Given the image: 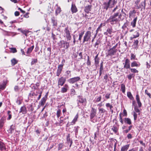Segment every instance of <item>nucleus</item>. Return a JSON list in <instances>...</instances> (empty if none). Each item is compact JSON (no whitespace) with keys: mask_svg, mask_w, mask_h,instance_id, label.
<instances>
[{"mask_svg":"<svg viewBox=\"0 0 151 151\" xmlns=\"http://www.w3.org/2000/svg\"><path fill=\"white\" fill-rule=\"evenodd\" d=\"M64 147V145L62 143H60L58 145V150L62 149Z\"/></svg>","mask_w":151,"mask_h":151,"instance_id":"8fccbe9b","label":"nucleus"},{"mask_svg":"<svg viewBox=\"0 0 151 151\" xmlns=\"http://www.w3.org/2000/svg\"><path fill=\"white\" fill-rule=\"evenodd\" d=\"M127 111L126 109H124L123 110V114L122 113H120L119 115V119L120 122L122 124H123L124 123V121L123 120V117L124 116H127Z\"/></svg>","mask_w":151,"mask_h":151,"instance_id":"0eeeda50","label":"nucleus"},{"mask_svg":"<svg viewBox=\"0 0 151 151\" xmlns=\"http://www.w3.org/2000/svg\"><path fill=\"white\" fill-rule=\"evenodd\" d=\"M129 69L130 70L131 72L133 73H137L139 72V71L137 70L134 68H130Z\"/></svg>","mask_w":151,"mask_h":151,"instance_id":"3c124183","label":"nucleus"},{"mask_svg":"<svg viewBox=\"0 0 151 151\" xmlns=\"http://www.w3.org/2000/svg\"><path fill=\"white\" fill-rule=\"evenodd\" d=\"M129 147V145L127 144L122 147L121 151H127Z\"/></svg>","mask_w":151,"mask_h":151,"instance_id":"bb28decb","label":"nucleus"},{"mask_svg":"<svg viewBox=\"0 0 151 151\" xmlns=\"http://www.w3.org/2000/svg\"><path fill=\"white\" fill-rule=\"evenodd\" d=\"M140 2V0H137L135 2V7L136 9H141V10H142L143 9H145L146 6V0H144V1H142L139 4Z\"/></svg>","mask_w":151,"mask_h":151,"instance_id":"20e7f679","label":"nucleus"},{"mask_svg":"<svg viewBox=\"0 0 151 151\" xmlns=\"http://www.w3.org/2000/svg\"><path fill=\"white\" fill-rule=\"evenodd\" d=\"M11 65L12 66H14L18 63V60L15 58H13L11 60Z\"/></svg>","mask_w":151,"mask_h":151,"instance_id":"e433bc0d","label":"nucleus"},{"mask_svg":"<svg viewBox=\"0 0 151 151\" xmlns=\"http://www.w3.org/2000/svg\"><path fill=\"white\" fill-rule=\"evenodd\" d=\"M63 68L62 66L58 65L56 73V75L57 76H60L62 71Z\"/></svg>","mask_w":151,"mask_h":151,"instance_id":"4468645a","label":"nucleus"},{"mask_svg":"<svg viewBox=\"0 0 151 151\" xmlns=\"http://www.w3.org/2000/svg\"><path fill=\"white\" fill-rule=\"evenodd\" d=\"M109 76V74H106L104 76V79L105 80V82H107V80Z\"/></svg>","mask_w":151,"mask_h":151,"instance_id":"680f3d73","label":"nucleus"},{"mask_svg":"<svg viewBox=\"0 0 151 151\" xmlns=\"http://www.w3.org/2000/svg\"><path fill=\"white\" fill-rule=\"evenodd\" d=\"M114 33V32L113 31L112 27L111 26L107 29L106 31L104 33V34L108 37H111L113 36L112 34Z\"/></svg>","mask_w":151,"mask_h":151,"instance_id":"423d86ee","label":"nucleus"},{"mask_svg":"<svg viewBox=\"0 0 151 151\" xmlns=\"http://www.w3.org/2000/svg\"><path fill=\"white\" fill-rule=\"evenodd\" d=\"M99 111L101 113H104L106 111L103 108H99Z\"/></svg>","mask_w":151,"mask_h":151,"instance_id":"6e6d98bb","label":"nucleus"},{"mask_svg":"<svg viewBox=\"0 0 151 151\" xmlns=\"http://www.w3.org/2000/svg\"><path fill=\"white\" fill-rule=\"evenodd\" d=\"M7 81L3 80L1 84H0V91L4 90L6 88Z\"/></svg>","mask_w":151,"mask_h":151,"instance_id":"dca6fc26","label":"nucleus"},{"mask_svg":"<svg viewBox=\"0 0 151 151\" xmlns=\"http://www.w3.org/2000/svg\"><path fill=\"white\" fill-rule=\"evenodd\" d=\"M134 119V121L136 120L137 118V114L135 112L133 114Z\"/></svg>","mask_w":151,"mask_h":151,"instance_id":"338daca9","label":"nucleus"},{"mask_svg":"<svg viewBox=\"0 0 151 151\" xmlns=\"http://www.w3.org/2000/svg\"><path fill=\"white\" fill-rule=\"evenodd\" d=\"M66 81V78L63 76L59 78L58 81V85L59 86H63L65 83Z\"/></svg>","mask_w":151,"mask_h":151,"instance_id":"9b49d317","label":"nucleus"},{"mask_svg":"<svg viewBox=\"0 0 151 151\" xmlns=\"http://www.w3.org/2000/svg\"><path fill=\"white\" fill-rule=\"evenodd\" d=\"M97 110L96 109L92 107L90 111V117L91 122H94L93 118L96 116V114Z\"/></svg>","mask_w":151,"mask_h":151,"instance_id":"39448f33","label":"nucleus"},{"mask_svg":"<svg viewBox=\"0 0 151 151\" xmlns=\"http://www.w3.org/2000/svg\"><path fill=\"white\" fill-rule=\"evenodd\" d=\"M78 102L79 103L83 104L84 103H86V100L85 98L83 99L82 98H80L78 100Z\"/></svg>","mask_w":151,"mask_h":151,"instance_id":"37998d69","label":"nucleus"},{"mask_svg":"<svg viewBox=\"0 0 151 151\" xmlns=\"http://www.w3.org/2000/svg\"><path fill=\"white\" fill-rule=\"evenodd\" d=\"M101 96L100 95L96 99V101L97 102H99L101 101Z\"/></svg>","mask_w":151,"mask_h":151,"instance_id":"0e129e2a","label":"nucleus"},{"mask_svg":"<svg viewBox=\"0 0 151 151\" xmlns=\"http://www.w3.org/2000/svg\"><path fill=\"white\" fill-rule=\"evenodd\" d=\"M137 35H133V37H130V40H132L133 39L136 38L137 37H139V35L138 34V33H137Z\"/></svg>","mask_w":151,"mask_h":151,"instance_id":"e2e57ef3","label":"nucleus"},{"mask_svg":"<svg viewBox=\"0 0 151 151\" xmlns=\"http://www.w3.org/2000/svg\"><path fill=\"white\" fill-rule=\"evenodd\" d=\"M91 15L90 14H86L84 16V17L86 19H92V18H91Z\"/></svg>","mask_w":151,"mask_h":151,"instance_id":"052dcab7","label":"nucleus"},{"mask_svg":"<svg viewBox=\"0 0 151 151\" xmlns=\"http://www.w3.org/2000/svg\"><path fill=\"white\" fill-rule=\"evenodd\" d=\"M136 12L134 9L132 11H130L129 13V17L132 16L134 14L136 13Z\"/></svg>","mask_w":151,"mask_h":151,"instance_id":"a18cd8bd","label":"nucleus"},{"mask_svg":"<svg viewBox=\"0 0 151 151\" xmlns=\"http://www.w3.org/2000/svg\"><path fill=\"white\" fill-rule=\"evenodd\" d=\"M101 43V41L99 39H98L95 44L93 45L94 47L98 48V45Z\"/></svg>","mask_w":151,"mask_h":151,"instance_id":"ea45409f","label":"nucleus"},{"mask_svg":"<svg viewBox=\"0 0 151 151\" xmlns=\"http://www.w3.org/2000/svg\"><path fill=\"white\" fill-rule=\"evenodd\" d=\"M19 113H22L23 114H25L27 113V110L25 106H22L21 107Z\"/></svg>","mask_w":151,"mask_h":151,"instance_id":"b1692460","label":"nucleus"},{"mask_svg":"<svg viewBox=\"0 0 151 151\" xmlns=\"http://www.w3.org/2000/svg\"><path fill=\"white\" fill-rule=\"evenodd\" d=\"M111 129L115 133H116L118 132L119 127H117L116 126L114 125L112 126Z\"/></svg>","mask_w":151,"mask_h":151,"instance_id":"2f4dec72","label":"nucleus"},{"mask_svg":"<svg viewBox=\"0 0 151 151\" xmlns=\"http://www.w3.org/2000/svg\"><path fill=\"white\" fill-rule=\"evenodd\" d=\"M69 88L67 84H65L64 87L61 88V92L62 93H65L67 92Z\"/></svg>","mask_w":151,"mask_h":151,"instance_id":"6ab92c4d","label":"nucleus"},{"mask_svg":"<svg viewBox=\"0 0 151 151\" xmlns=\"http://www.w3.org/2000/svg\"><path fill=\"white\" fill-rule=\"evenodd\" d=\"M69 117L68 116L65 117L63 119L59 120L58 122H57L55 124L57 126H62L64 124L66 123V122L65 121L66 119H68Z\"/></svg>","mask_w":151,"mask_h":151,"instance_id":"ddd939ff","label":"nucleus"},{"mask_svg":"<svg viewBox=\"0 0 151 151\" xmlns=\"http://www.w3.org/2000/svg\"><path fill=\"white\" fill-rule=\"evenodd\" d=\"M137 17L133 20L131 23V25L132 26L133 28L136 27V23L137 20Z\"/></svg>","mask_w":151,"mask_h":151,"instance_id":"7c9ffc66","label":"nucleus"},{"mask_svg":"<svg viewBox=\"0 0 151 151\" xmlns=\"http://www.w3.org/2000/svg\"><path fill=\"white\" fill-rule=\"evenodd\" d=\"M70 134H68L67 136L66 140L68 144L70 143V147H71L73 143V141L72 139H70Z\"/></svg>","mask_w":151,"mask_h":151,"instance_id":"4be33fe9","label":"nucleus"},{"mask_svg":"<svg viewBox=\"0 0 151 151\" xmlns=\"http://www.w3.org/2000/svg\"><path fill=\"white\" fill-rule=\"evenodd\" d=\"M92 7V6L90 3V4L85 6L84 11L86 13L88 14L91 11Z\"/></svg>","mask_w":151,"mask_h":151,"instance_id":"2eb2a0df","label":"nucleus"},{"mask_svg":"<svg viewBox=\"0 0 151 151\" xmlns=\"http://www.w3.org/2000/svg\"><path fill=\"white\" fill-rule=\"evenodd\" d=\"M139 43V41L138 40H134L133 43V45L134 46V48L136 49L137 48Z\"/></svg>","mask_w":151,"mask_h":151,"instance_id":"c03bdc74","label":"nucleus"},{"mask_svg":"<svg viewBox=\"0 0 151 151\" xmlns=\"http://www.w3.org/2000/svg\"><path fill=\"white\" fill-rule=\"evenodd\" d=\"M86 64L88 66H90L91 65V61L90 60V58L89 56H87V60L86 62Z\"/></svg>","mask_w":151,"mask_h":151,"instance_id":"603ef678","label":"nucleus"},{"mask_svg":"<svg viewBox=\"0 0 151 151\" xmlns=\"http://www.w3.org/2000/svg\"><path fill=\"white\" fill-rule=\"evenodd\" d=\"M6 121V119L4 117H2L1 118L0 120V129L2 128Z\"/></svg>","mask_w":151,"mask_h":151,"instance_id":"5701e85b","label":"nucleus"},{"mask_svg":"<svg viewBox=\"0 0 151 151\" xmlns=\"http://www.w3.org/2000/svg\"><path fill=\"white\" fill-rule=\"evenodd\" d=\"M52 23L53 26H57V20L55 19V17H53L51 18Z\"/></svg>","mask_w":151,"mask_h":151,"instance_id":"c756f323","label":"nucleus"},{"mask_svg":"<svg viewBox=\"0 0 151 151\" xmlns=\"http://www.w3.org/2000/svg\"><path fill=\"white\" fill-rule=\"evenodd\" d=\"M127 97L130 100H134V97H133L132 95L130 92H127Z\"/></svg>","mask_w":151,"mask_h":151,"instance_id":"f704fd0d","label":"nucleus"},{"mask_svg":"<svg viewBox=\"0 0 151 151\" xmlns=\"http://www.w3.org/2000/svg\"><path fill=\"white\" fill-rule=\"evenodd\" d=\"M11 113V111H7V114L8 115V117L7 119L8 120H10L12 118V115Z\"/></svg>","mask_w":151,"mask_h":151,"instance_id":"de8ad7c7","label":"nucleus"},{"mask_svg":"<svg viewBox=\"0 0 151 151\" xmlns=\"http://www.w3.org/2000/svg\"><path fill=\"white\" fill-rule=\"evenodd\" d=\"M91 29L92 27H90L88 28V31L85 33L83 36V43L90 40L91 37Z\"/></svg>","mask_w":151,"mask_h":151,"instance_id":"7ed1b4c3","label":"nucleus"},{"mask_svg":"<svg viewBox=\"0 0 151 151\" xmlns=\"http://www.w3.org/2000/svg\"><path fill=\"white\" fill-rule=\"evenodd\" d=\"M40 91H36L35 93V92L32 93V96H37L38 94L39 93Z\"/></svg>","mask_w":151,"mask_h":151,"instance_id":"4d7b16f0","label":"nucleus"},{"mask_svg":"<svg viewBox=\"0 0 151 151\" xmlns=\"http://www.w3.org/2000/svg\"><path fill=\"white\" fill-rule=\"evenodd\" d=\"M34 47V45H33L31 47L28 48L27 49V53L28 54L29 53H31Z\"/></svg>","mask_w":151,"mask_h":151,"instance_id":"a19ab883","label":"nucleus"},{"mask_svg":"<svg viewBox=\"0 0 151 151\" xmlns=\"http://www.w3.org/2000/svg\"><path fill=\"white\" fill-rule=\"evenodd\" d=\"M130 59L131 60H137V59L136 58V55L134 54L133 53L131 54Z\"/></svg>","mask_w":151,"mask_h":151,"instance_id":"79ce46f5","label":"nucleus"},{"mask_svg":"<svg viewBox=\"0 0 151 151\" xmlns=\"http://www.w3.org/2000/svg\"><path fill=\"white\" fill-rule=\"evenodd\" d=\"M131 65L132 67H139L140 65V64L138 62L134 61L131 63Z\"/></svg>","mask_w":151,"mask_h":151,"instance_id":"aec40b11","label":"nucleus"},{"mask_svg":"<svg viewBox=\"0 0 151 151\" xmlns=\"http://www.w3.org/2000/svg\"><path fill=\"white\" fill-rule=\"evenodd\" d=\"M134 109L135 111L137 113H139L138 114H140V111L137 107H135L134 108Z\"/></svg>","mask_w":151,"mask_h":151,"instance_id":"bf43d9fd","label":"nucleus"},{"mask_svg":"<svg viewBox=\"0 0 151 151\" xmlns=\"http://www.w3.org/2000/svg\"><path fill=\"white\" fill-rule=\"evenodd\" d=\"M123 64L124 65L123 68H124L126 69L130 68V61L129 59H126L124 62L123 63Z\"/></svg>","mask_w":151,"mask_h":151,"instance_id":"9d476101","label":"nucleus"},{"mask_svg":"<svg viewBox=\"0 0 151 151\" xmlns=\"http://www.w3.org/2000/svg\"><path fill=\"white\" fill-rule=\"evenodd\" d=\"M120 10V9L118 11L119 12L114 13L113 15H111L107 20L106 22L110 23L111 25L119 22L122 16V14L119 13Z\"/></svg>","mask_w":151,"mask_h":151,"instance_id":"f257e3e1","label":"nucleus"},{"mask_svg":"<svg viewBox=\"0 0 151 151\" xmlns=\"http://www.w3.org/2000/svg\"><path fill=\"white\" fill-rule=\"evenodd\" d=\"M81 78L79 76L70 78L68 80V81L70 84H73L80 80Z\"/></svg>","mask_w":151,"mask_h":151,"instance_id":"f8f14e48","label":"nucleus"},{"mask_svg":"<svg viewBox=\"0 0 151 151\" xmlns=\"http://www.w3.org/2000/svg\"><path fill=\"white\" fill-rule=\"evenodd\" d=\"M37 59H32V61L31 62V64L32 65L35 64L37 63Z\"/></svg>","mask_w":151,"mask_h":151,"instance_id":"5fc2aeb1","label":"nucleus"},{"mask_svg":"<svg viewBox=\"0 0 151 151\" xmlns=\"http://www.w3.org/2000/svg\"><path fill=\"white\" fill-rule=\"evenodd\" d=\"M117 51V49H114L111 48L108 50L107 53H106V56H112L114 55Z\"/></svg>","mask_w":151,"mask_h":151,"instance_id":"6e6552de","label":"nucleus"},{"mask_svg":"<svg viewBox=\"0 0 151 151\" xmlns=\"http://www.w3.org/2000/svg\"><path fill=\"white\" fill-rule=\"evenodd\" d=\"M69 46V44L67 42L63 41L61 43V47H63L65 49H68Z\"/></svg>","mask_w":151,"mask_h":151,"instance_id":"393cba45","label":"nucleus"},{"mask_svg":"<svg viewBox=\"0 0 151 151\" xmlns=\"http://www.w3.org/2000/svg\"><path fill=\"white\" fill-rule=\"evenodd\" d=\"M47 96L45 95V96L42 98L39 103V104L41 106H43L47 100Z\"/></svg>","mask_w":151,"mask_h":151,"instance_id":"412c9836","label":"nucleus"},{"mask_svg":"<svg viewBox=\"0 0 151 151\" xmlns=\"http://www.w3.org/2000/svg\"><path fill=\"white\" fill-rule=\"evenodd\" d=\"M78 114H77L75 116L74 119L71 122V123L72 125L74 124L77 121L78 119Z\"/></svg>","mask_w":151,"mask_h":151,"instance_id":"c9c22d12","label":"nucleus"},{"mask_svg":"<svg viewBox=\"0 0 151 151\" xmlns=\"http://www.w3.org/2000/svg\"><path fill=\"white\" fill-rule=\"evenodd\" d=\"M64 32L65 33V36L67 40H71V36L69 30L68 29V26L66 27L64 30Z\"/></svg>","mask_w":151,"mask_h":151,"instance_id":"1a4fd4ad","label":"nucleus"},{"mask_svg":"<svg viewBox=\"0 0 151 151\" xmlns=\"http://www.w3.org/2000/svg\"><path fill=\"white\" fill-rule=\"evenodd\" d=\"M71 11L72 14L77 12L78 11V9L76 7L75 4L72 3L71 5Z\"/></svg>","mask_w":151,"mask_h":151,"instance_id":"f3484780","label":"nucleus"},{"mask_svg":"<svg viewBox=\"0 0 151 151\" xmlns=\"http://www.w3.org/2000/svg\"><path fill=\"white\" fill-rule=\"evenodd\" d=\"M100 135V133L99 132V129H98L94 133V135H93L92 137L94 138L95 140L97 139V138L98 137H99Z\"/></svg>","mask_w":151,"mask_h":151,"instance_id":"a878e982","label":"nucleus"},{"mask_svg":"<svg viewBox=\"0 0 151 151\" xmlns=\"http://www.w3.org/2000/svg\"><path fill=\"white\" fill-rule=\"evenodd\" d=\"M99 54H98L94 58L95 64V65H98L99 64V58L98 57Z\"/></svg>","mask_w":151,"mask_h":151,"instance_id":"473e14b6","label":"nucleus"},{"mask_svg":"<svg viewBox=\"0 0 151 151\" xmlns=\"http://www.w3.org/2000/svg\"><path fill=\"white\" fill-rule=\"evenodd\" d=\"M61 111L60 109H58L56 113L57 117L58 118L61 116Z\"/></svg>","mask_w":151,"mask_h":151,"instance_id":"09e8293b","label":"nucleus"},{"mask_svg":"<svg viewBox=\"0 0 151 151\" xmlns=\"http://www.w3.org/2000/svg\"><path fill=\"white\" fill-rule=\"evenodd\" d=\"M65 73L68 76H69L70 77H71V71L69 70H67L66 71Z\"/></svg>","mask_w":151,"mask_h":151,"instance_id":"69168bd1","label":"nucleus"},{"mask_svg":"<svg viewBox=\"0 0 151 151\" xmlns=\"http://www.w3.org/2000/svg\"><path fill=\"white\" fill-rule=\"evenodd\" d=\"M117 2L115 0H109L107 2H104L103 3L104 9L107 10L109 8L113 7L116 4Z\"/></svg>","mask_w":151,"mask_h":151,"instance_id":"f03ea898","label":"nucleus"},{"mask_svg":"<svg viewBox=\"0 0 151 151\" xmlns=\"http://www.w3.org/2000/svg\"><path fill=\"white\" fill-rule=\"evenodd\" d=\"M140 144L143 146L144 147H145L146 146V145L145 143L143 142L142 140H140L139 141Z\"/></svg>","mask_w":151,"mask_h":151,"instance_id":"13d9d810","label":"nucleus"},{"mask_svg":"<svg viewBox=\"0 0 151 151\" xmlns=\"http://www.w3.org/2000/svg\"><path fill=\"white\" fill-rule=\"evenodd\" d=\"M11 49L12 52L14 53L16 52L17 51L16 48H12Z\"/></svg>","mask_w":151,"mask_h":151,"instance_id":"774afa93","label":"nucleus"},{"mask_svg":"<svg viewBox=\"0 0 151 151\" xmlns=\"http://www.w3.org/2000/svg\"><path fill=\"white\" fill-rule=\"evenodd\" d=\"M135 75L133 73H130L129 75H127V78L129 80H131L132 78H134Z\"/></svg>","mask_w":151,"mask_h":151,"instance_id":"49530a36","label":"nucleus"},{"mask_svg":"<svg viewBox=\"0 0 151 151\" xmlns=\"http://www.w3.org/2000/svg\"><path fill=\"white\" fill-rule=\"evenodd\" d=\"M124 122L128 124L131 125L132 124L131 119L129 118H126L124 119Z\"/></svg>","mask_w":151,"mask_h":151,"instance_id":"c85d7f7f","label":"nucleus"},{"mask_svg":"<svg viewBox=\"0 0 151 151\" xmlns=\"http://www.w3.org/2000/svg\"><path fill=\"white\" fill-rule=\"evenodd\" d=\"M57 6V7L55 11V14L56 16H57L58 14H60L61 11V9L60 6H58V5H56Z\"/></svg>","mask_w":151,"mask_h":151,"instance_id":"cd10ccee","label":"nucleus"},{"mask_svg":"<svg viewBox=\"0 0 151 151\" xmlns=\"http://www.w3.org/2000/svg\"><path fill=\"white\" fill-rule=\"evenodd\" d=\"M84 31L82 32L81 33L79 34V37L78 40L79 41H81L82 38L83 37V35L84 34Z\"/></svg>","mask_w":151,"mask_h":151,"instance_id":"864d4df0","label":"nucleus"},{"mask_svg":"<svg viewBox=\"0 0 151 151\" xmlns=\"http://www.w3.org/2000/svg\"><path fill=\"white\" fill-rule=\"evenodd\" d=\"M0 150L1 151H7L5 144L0 141Z\"/></svg>","mask_w":151,"mask_h":151,"instance_id":"a211bd4d","label":"nucleus"},{"mask_svg":"<svg viewBox=\"0 0 151 151\" xmlns=\"http://www.w3.org/2000/svg\"><path fill=\"white\" fill-rule=\"evenodd\" d=\"M106 106L107 108H109L110 111L112 113H113V111L112 109L113 106L110 103H108L106 104Z\"/></svg>","mask_w":151,"mask_h":151,"instance_id":"4c0bfd02","label":"nucleus"},{"mask_svg":"<svg viewBox=\"0 0 151 151\" xmlns=\"http://www.w3.org/2000/svg\"><path fill=\"white\" fill-rule=\"evenodd\" d=\"M125 89L126 88L125 85L123 83L121 84L120 91H121L123 93H124L125 92Z\"/></svg>","mask_w":151,"mask_h":151,"instance_id":"72a5a7b5","label":"nucleus"},{"mask_svg":"<svg viewBox=\"0 0 151 151\" xmlns=\"http://www.w3.org/2000/svg\"><path fill=\"white\" fill-rule=\"evenodd\" d=\"M15 129V126L14 125H12L10 126V128L9 130V132L12 134L14 131Z\"/></svg>","mask_w":151,"mask_h":151,"instance_id":"58836bf2","label":"nucleus"}]
</instances>
